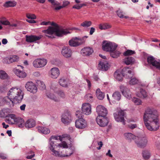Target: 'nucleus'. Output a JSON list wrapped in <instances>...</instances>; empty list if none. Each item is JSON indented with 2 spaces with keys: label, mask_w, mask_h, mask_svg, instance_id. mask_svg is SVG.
<instances>
[{
  "label": "nucleus",
  "mask_w": 160,
  "mask_h": 160,
  "mask_svg": "<svg viewBox=\"0 0 160 160\" xmlns=\"http://www.w3.org/2000/svg\"><path fill=\"white\" fill-rule=\"evenodd\" d=\"M37 82L38 86L39 87L43 88L45 87V85L43 82L39 80Z\"/></svg>",
  "instance_id": "obj_57"
},
{
  "label": "nucleus",
  "mask_w": 160,
  "mask_h": 160,
  "mask_svg": "<svg viewBox=\"0 0 160 160\" xmlns=\"http://www.w3.org/2000/svg\"><path fill=\"white\" fill-rule=\"evenodd\" d=\"M143 121L147 128L150 131H156L159 127L158 114L154 108H148L143 117Z\"/></svg>",
  "instance_id": "obj_1"
},
{
  "label": "nucleus",
  "mask_w": 160,
  "mask_h": 160,
  "mask_svg": "<svg viewBox=\"0 0 160 160\" xmlns=\"http://www.w3.org/2000/svg\"><path fill=\"white\" fill-rule=\"evenodd\" d=\"M96 112L98 114V116L106 117L108 111L107 109L101 105H99L96 108Z\"/></svg>",
  "instance_id": "obj_8"
},
{
  "label": "nucleus",
  "mask_w": 160,
  "mask_h": 160,
  "mask_svg": "<svg viewBox=\"0 0 160 160\" xmlns=\"http://www.w3.org/2000/svg\"><path fill=\"white\" fill-rule=\"evenodd\" d=\"M3 104L5 103H7L8 102H9L10 101H12V99L10 98L8 96V97H5L4 98H3Z\"/></svg>",
  "instance_id": "obj_55"
},
{
  "label": "nucleus",
  "mask_w": 160,
  "mask_h": 160,
  "mask_svg": "<svg viewBox=\"0 0 160 160\" xmlns=\"http://www.w3.org/2000/svg\"><path fill=\"white\" fill-rule=\"evenodd\" d=\"M47 63V59L44 58H39L35 59L33 62L34 67L36 68H41L45 66Z\"/></svg>",
  "instance_id": "obj_6"
},
{
  "label": "nucleus",
  "mask_w": 160,
  "mask_h": 160,
  "mask_svg": "<svg viewBox=\"0 0 160 160\" xmlns=\"http://www.w3.org/2000/svg\"><path fill=\"white\" fill-rule=\"evenodd\" d=\"M38 132L42 133L47 134L50 132V129L48 128L43 126H38Z\"/></svg>",
  "instance_id": "obj_31"
},
{
  "label": "nucleus",
  "mask_w": 160,
  "mask_h": 160,
  "mask_svg": "<svg viewBox=\"0 0 160 160\" xmlns=\"http://www.w3.org/2000/svg\"><path fill=\"white\" fill-rule=\"evenodd\" d=\"M2 125L3 126V128H4L5 129L9 127V125H6L5 122H2Z\"/></svg>",
  "instance_id": "obj_62"
},
{
  "label": "nucleus",
  "mask_w": 160,
  "mask_h": 160,
  "mask_svg": "<svg viewBox=\"0 0 160 160\" xmlns=\"http://www.w3.org/2000/svg\"><path fill=\"white\" fill-rule=\"evenodd\" d=\"M50 146L49 148L50 150L53 152V154L55 155L56 156H58L59 157H68V155L65 154H62V152L60 153L58 151L55 150L54 148V147L55 146V144L54 143V141L52 140H50Z\"/></svg>",
  "instance_id": "obj_12"
},
{
  "label": "nucleus",
  "mask_w": 160,
  "mask_h": 160,
  "mask_svg": "<svg viewBox=\"0 0 160 160\" xmlns=\"http://www.w3.org/2000/svg\"><path fill=\"white\" fill-rule=\"evenodd\" d=\"M0 22L2 24L5 25H10V22L8 20L4 21H1Z\"/></svg>",
  "instance_id": "obj_60"
},
{
  "label": "nucleus",
  "mask_w": 160,
  "mask_h": 160,
  "mask_svg": "<svg viewBox=\"0 0 160 160\" xmlns=\"http://www.w3.org/2000/svg\"><path fill=\"white\" fill-rule=\"evenodd\" d=\"M120 90L122 94L127 98L131 97V93L129 89L124 87H121Z\"/></svg>",
  "instance_id": "obj_27"
},
{
  "label": "nucleus",
  "mask_w": 160,
  "mask_h": 160,
  "mask_svg": "<svg viewBox=\"0 0 160 160\" xmlns=\"http://www.w3.org/2000/svg\"><path fill=\"white\" fill-rule=\"evenodd\" d=\"M7 117L8 118L7 119V120L9 124H15L17 119H18V117H17L14 114H8Z\"/></svg>",
  "instance_id": "obj_23"
},
{
  "label": "nucleus",
  "mask_w": 160,
  "mask_h": 160,
  "mask_svg": "<svg viewBox=\"0 0 160 160\" xmlns=\"http://www.w3.org/2000/svg\"><path fill=\"white\" fill-rule=\"evenodd\" d=\"M36 124V122L33 119H29L25 122V126L27 128H31L34 127Z\"/></svg>",
  "instance_id": "obj_28"
},
{
  "label": "nucleus",
  "mask_w": 160,
  "mask_h": 160,
  "mask_svg": "<svg viewBox=\"0 0 160 160\" xmlns=\"http://www.w3.org/2000/svg\"><path fill=\"white\" fill-rule=\"evenodd\" d=\"M95 31V29L93 28H91L90 31V34L92 35Z\"/></svg>",
  "instance_id": "obj_64"
},
{
  "label": "nucleus",
  "mask_w": 160,
  "mask_h": 160,
  "mask_svg": "<svg viewBox=\"0 0 160 160\" xmlns=\"http://www.w3.org/2000/svg\"><path fill=\"white\" fill-rule=\"evenodd\" d=\"M25 123L24 119L20 117H18L15 124H16L18 127L23 128L25 126Z\"/></svg>",
  "instance_id": "obj_32"
},
{
  "label": "nucleus",
  "mask_w": 160,
  "mask_h": 160,
  "mask_svg": "<svg viewBox=\"0 0 160 160\" xmlns=\"http://www.w3.org/2000/svg\"><path fill=\"white\" fill-rule=\"evenodd\" d=\"M98 144L99 147H97V148L98 150H100L103 145L102 142L101 141L98 142Z\"/></svg>",
  "instance_id": "obj_61"
},
{
  "label": "nucleus",
  "mask_w": 160,
  "mask_h": 160,
  "mask_svg": "<svg viewBox=\"0 0 160 160\" xmlns=\"http://www.w3.org/2000/svg\"><path fill=\"white\" fill-rule=\"evenodd\" d=\"M25 88L27 90L33 93H35L37 91V88L36 85L32 82H27L25 84Z\"/></svg>",
  "instance_id": "obj_13"
},
{
  "label": "nucleus",
  "mask_w": 160,
  "mask_h": 160,
  "mask_svg": "<svg viewBox=\"0 0 160 160\" xmlns=\"http://www.w3.org/2000/svg\"><path fill=\"white\" fill-rule=\"evenodd\" d=\"M20 93H18L12 98V102L13 103H18L21 102L23 97V93L21 89Z\"/></svg>",
  "instance_id": "obj_17"
},
{
  "label": "nucleus",
  "mask_w": 160,
  "mask_h": 160,
  "mask_svg": "<svg viewBox=\"0 0 160 160\" xmlns=\"http://www.w3.org/2000/svg\"><path fill=\"white\" fill-rule=\"evenodd\" d=\"M53 26L55 27V35L58 36H62L63 35L68 33L69 32L67 29H60L59 26L55 23V25Z\"/></svg>",
  "instance_id": "obj_15"
},
{
  "label": "nucleus",
  "mask_w": 160,
  "mask_h": 160,
  "mask_svg": "<svg viewBox=\"0 0 160 160\" xmlns=\"http://www.w3.org/2000/svg\"><path fill=\"white\" fill-rule=\"evenodd\" d=\"M50 74L52 78L56 79L60 75L59 70L58 68H52L50 70Z\"/></svg>",
  "instance_id": "obj_22"
},
{
  "label": "nucleus",
  "mask_w": 160,
  "mask_h": 160,
  "mask_svg": "<svg viewBox=\"0 0 160 160\" xmlns=\"http://www.w3.org/2000/svg\"><path fill=\"white\" fill-rule=\"evenodd\" d=\"M118 45L116 43L107 41H103L102 44V49L110 52L114 49H116Z\"/></svg>",
  "instance_id": "obj_4"
},
{
  "label": "nucleus",
  "mask_w": 160,
  "mask_h": 160,
  "mask_svg": "<svg viewBox=\"0 0 160 160\" xmlns=\"http://www.w3.org/2000/svg\"><path fill=\"white\" fill-rule=\"evenodd\" d=\"M93 49L89 47H86L81 50V53L84 56H89L93 52Z\"/></svg>",
  "instance_id": "obj_24"
},
{
  "label": "nucleus",
  "mask_w": 160,
  "mask_h": 160,
  "mask_svg": "<svg viewBox=\"0 0 160 160\" xmlns=\"http://www.w3.org/2000/svg\"><path fill=\"white\" fill-rule=\"evenodd\" d=\"M71 115L69 112H64L62 115V121L64 123H67L70 120Z\"/></svg>",
  "instance_id": "obj_25"
},
{
  "label": "nucleus",
  "mask_w": 160,
  "mask_h": 160,
  "mask_svg": "<svg viewBox=\"0 0 160 160\" xmlns=\"http://www.w3.org/2000/svg\"><path fill=\"white\" fill-rule=\"evenodd\" d=\"M15 73L17 76L21 78H24L27 75L25 72L17 69L15 71Z\"/></svg>",
  "instance_id": "obj_34"
},
{
  "label": "nucleus",
  "mask_w": 160,
  "mask_h": 160,
  "mask_svg": "<svg viewBox=\"0 0 160 160\" xmlns=\"http://www.w3.org/2000/svg\"><path fill=\"white\" fill-rule=\"evenodd\" d=\"M135 53V52L134 51L128 49L124 52L123 55L125 56H127L132 55Z\"/></svg>",
  "instance_id": "obj_43"
},
{
  "label": "nucleus",
  "mask_w": 160,
  "mask_h": 160,
  "mask_svg": "<svg viewBox=\"0 0 160 160\" xmlns=\"http://www.w3.org/2000/svg\"><path fill=\"white\" fill-rule=\"evenodd\" d=\"M42 36L41 35L39 36H37L36 35H26V41L27 42H32L41 39Z\"/></svg>",
  "instance_id": "obj_18"
},
{
  "label": "nucleus",
  "mask_w": 160,
  "mask_h": 160,
  "mask_svg": "<svg viewBox=\"0 0 160 160\" xmlns=\"http://www.w3.org/2000/svg\"><path fill=\"white\" fill-rule=\"evenodd\" d=\"M85 98L87 100L90 101L93 99V95L90 93H88L85 95Z\"/></svg>",
  "instance_id": "obj_48"
},
{
  "label": "nucleus",
  "mask_w": 160,
  "mask_h": 160,
  "mask_svg": "<svg viewBox=\"0 0 160 160\" xmlns=\"http://www.w3.org/2000/svg\"><path fill=\"white\" fill-rule=\"evenodd\" d=\"M142 156L145 159H148L150 158V153L148 151H144L142 152Z\"/></svg>",
  "instance_id": "obj_45"
},
{
  "label": "nucleus",
  "mask_w": 160,
  "mask_h": 160,
  "mask_svg": "<svg viewBox=\"0 0 160 160\" xmlns=\"http://www.w3.org/2000/svg\"><path fill=\"white\" fill-rule=\"evenodd\" d=\"M148 141L146 137H143L140 139L138 143V145L141 148H144L147 145Z\"/></svg>",
  "instance_id": "obj_30"
},
{
  "label": "nucleus",
  "mask_w": 160,
  "mask_h": 160,
  "mask_svg": "<svg viewBox=\"0 0 160 160\" xmlns=\"http://www.w3.org/2000/svg\"><path fill=\"white\" fill-rule=\"evenodd\" d=\"M58 146L60 147H62L63 148H68V147L65 141L62 142L61 143L59 144L58 145Z\"/></svg>",
  "instance_id": "obj_50"
},
{
  "label": "nucleus",
  "mask_w": 160,
  "mask_h": 160,
  "mask_svg": "<svg viewBox=\"0 0 160 160\" xmlns=\"http://www.w3.org/2000/svg\"><path fill=\"white\" fill-rule=\"evenodd\" d=\"M121 95L118 92H115L112 95V97L113 99L115 101H118L121 99Z\"/></svg>",
  "instance_id": "obj_41"
},
{
  "label": "nucleus",
  "mask_w": 160,
  "mask_h": 160,
  "mask_svg": "<svg viewBox=\"0 0 160 160\" xmlns=\"http://www.w3.org/2000/svg\"><path fill=\"white\" fill-rule=\"evenodd\" d=\"M139 82V80L135 78H133L129 81V83L131 85L138 84Z\"/></svg>",
  "instance_id": "obj_47"
},
{
  "label": "nucleus",
  "mask_w": 160,
  "mask_h": 160,
  "mask_svg": "<svg viewBox=\"0 0 160 160\" xmlns=\"http://www.w3.org/2000/svg\"><path fill=\"white\" fill-rule=\"evenodd\" d=\"M19 58L18 57L17 55H11L8 57L4 58L2 59V62L4 63L10 64L18 62Z\"/></svg>",
  "instance_id": "obj_10"
},
{
  "label": "nucleus",
  "mask_w": 160,
  "mask_h": 160,
  "mask_svg": "<svg viewBox=\"0 0 160 160\" xmlns=\"http://www.w3.org/2000/svg\"><path fill=\"white\" fill-rule=\"evenodd\" d=\"M4 116V112L2 110L0 111V118L3 117Z\"/></svg>",
  "instance_id": "obj_63"
},
{
  "label": "nucleus",
  "mask_w": 160,
  "mask_h": 160,
  "mask_svg": "<svg viewBox=\"0 0 160 160\" xmlns=\"http://www.w3.org/2000/svg\"><path fill=\"white\" fill-rule=\"evenodd\" d=\"M137 125L136 124H130L128 125V128L132 130L137 128Z\"/></svg>",
  "instance_id": "obj_54"
},
{
  "label": "nucleus",
  "mask_w": 160,
  "mask_h": 160,
  "mask_svg": "<svg viewBox=\"0 0 160 160\" xmlns=\"http://www.w3.org/2000/svg\"><path fill=\"white\" fill-rule=\"evenodd\" d=\"M96 96L100 100H102L104 97V94L101 91L99 88L96 91Z\"/></svg>",
  "instance_id": "obj_36"
},
{
  "label": "nucleus",
  "mask_w": 160,
  "mask_h": 160,
  "mask_svg": "<svg viewBox=\"0 0 160 160\" xmlns=\"http://www.w3.org/2000/svg\"><path fill=\"white\" fill-rule=\"evenodd\" d=\"M148 93L145 90L141 89L139 91L137 92L136 93V96L140 98L144 99L147 97Z\"/></svg>",
  "instance_id": "obj_26"
},
{
  "label": "nucleus",
  "mask_w": 160,
  "mask_h": 160,
  "mask_svg": "<svg viewBox=\"0 0 160 160\" xmlns=\"http://www.w3.org/2000/svg\"><path fill=\"white\" fill-rule=\"evenodd\" d=\"M134 59L132 57H128L124 59V62L127 65H132L134 63Z\"/></svg>",
  "instance_id": "obj_35"
},
{
  "label": "nucleus",
  "mask_w": 160,
  "mask_h": 160,
  "mask_svg": "<svg viewBox=\"0 0 160 160\" xmlns=\"http://www.w3.org/2000/svg\"><path fill=\"white\" fill-rule=\"evenodd\" d=\"M132 101L137 105H140L142 104V102L141 99L136 97H133L132 99Z\"/></svg>",
  "instance_id": "obj_42"
},
{
  "label": "nucleus",
  "mask_w": 160,
  "mask_h": 160,
  "mask_svg": "<svg viewBox=\"0 0 160 160\" xmlns=\"http://www.w3.org/2000/svg\"><path fill=\"white\" fill-rule=\"evenodd\" d=\"M147 61L150 65H151L157 68L160 69V61H157L152 57H148Z\"/></svg>",
  "instance_id": "obj_16"
},
{
  "label": "nucleus",
  "mask_w": 160,
  "mask_h": 160,
  "mask_svg": "<svg viewBox=\"0 0 160 160\" xmlns=\"http://www.w3.org/2000/svg\"><path fill=\"white\" fill-rule=\"evenodd\" d=\"M126 113L124 110H122L120 108H117V112L114 114V118L116 121L118 122H122L124 125L125 124V120L124 117Z\"/></svg>",
  "instance_id": "obj_3"
},
{
  "label": "nucleus",
  "mask_w": 160,
  "mask_h": 160,
  "mask_svg": "<svg viewBox=\"0 0 160 160\" xmlns=\"http://www.w3.org/2000/svg\"><path fill=\"white\" fill-rule=\"evenodd\" d=\"M28 155L27 156L26 158L27 159H31L32 158L34 157L35 155L34 152L32 151H30L29 152H28Z\"/></svg>",
  "instance_id": "obj_49"
},
{
  "label": "nucleus",
  "mask_w": 160,
  "mask_h": 160,
  "mask_svg": "<svg viewBox=\"0 0 160 160\" xmlns=\"http://www.w3.org/2000/svg\"><path fill=\"white\" fill-rule=\"evenodd\" d=\"M42 32L46 34L47 36L52 38V36L53 35H55V27H50L47 30H43Z\"/></svg>",
  "instance_id": "obj_20"
},
{
  "label": "nucleus",
  "mask_w": 160,
  "mask_h": 160,
  "mask_svg": "<svg viewBox=\"0 0 160 160\" xmlns=\"http://www.w3.org/2000/svg\"><path fill=\"white\" fill-rule=\"evenodd\" d=\"M8 78V75L6 72L0 70V78L2 79H6Z\"/></svg>",
  "instance_id": "obj_40"
},
{
  "label": "nucleus",
  "mask_w": 160,
  "mask_h": 160,
  "mask_svg": "<svg viewBox=\"0 0 160 160\" xmlns=\"http://www.w3.org/2000/svg\"><path fill=\"white\" fill-rule=\"evenodd\" d=\"M117 14L118 17L121 18H128L127 16H124L123 15L122 13L121 12H117Z\"/></svg>",
  "instance_id": "obj_58"
},
{
  "label": "nucleus",
  "mask_w": 160,
  "mask_h": 160,
  "mask_svg": "<svg viewBox=\"0 0 160 160\" xmlns=\"http://www.w3.org/2000/svg\"><path fill=\"white\" fill-rule=\"evenodd\" d=\"M26 16L28 18L35 19L36 18V16L33 14L28 13L26 14Z\"/></svg>",
  "instance_id": "obj_56"
},
{
  "label": "nucleus",
  "mask_w": 160,
  "mask_h": 160,
  "mask_svg": "<svg viewBox=\"0 0 160 160\" xmlns=\"http://www.w3.org/2000/svg\"><path fill=\"white\" fill-rule=\"evenodd\" d=\"M41 25H51L52 26L55 25V23L53 22H42L41 23Z\"/></svg>",
  "instance_id": "obj_53"
},
{
  "label": "nucleus",
  "mask_w": 160,
  "mask_h": 160,
  "mask_svg": "<svg viewBox=\"0 0 160 160\" xmlns=\"http://www.w3.org/2000/svg\"><path fill=\"white\" fill-rule=\"evenodd\" d=\"M82 110L83 114L89 115L92 112L91 105L88 103H83L82 105Z\"/></svg>",
  "instance_id": "obj_14"
},
{
  "label": "nucleus",
  "mask_w": 160,
  "mask_h": 160,
  "mask_svg": "<svg viewBox=\"0 0 160 160\" xmlns=\"http://www.w3.org/2000/svg\"><path fill=\"white\" fill-rule=\"evenodd\" d=\"M109 65L107 62H100L98 64V67L99 69L104 71L107 70L109 68Z\"/></svg>",
  "instance_id": "obj_29"
},
{
  "label": "nucleus",
  "mask_w": 160,
  "mask_h": 160,
  "mask_svg": "<svg viewBox=\"0 0 160 160\" xmlns=\"http://www.w3.org/2000/svg\"><path fill=\"white\" fill-rule=\"evenodd\" d=\"M62 55L66 58H71L72 55V51L69 47H66L63 48L62 51Z\"/></svg>",
  "instance_id": "obj_19"
},
{
  "label": "nucleus",
  "mask_w": 160,
  "mask_h": 160,
  "mask_svg": "<svg viewBox=\"0 0 160 160\" xmlns=\"http://www.w3.org/2000/svg\"><path fill=\"white\" fill-rule=\"evenodd\" d=\"M124 136L126 139L132 140L136 138V136L131 133H126L124 134Z\"/></svg>",
  "instance_id": "obj_39"
},
{
  "label": "nucleus",
  "mask_w": 160,
  "mask_h": 160,
  "mask_svg": "<svg viewBox=\"0 0 160 160\" xmlns=\"http://www.w3.org/2000/svg\"><path fill=\"white\" fill-rule=\"evenodd\" d=\"M62 5V8L65 7L70 4V2L67 1H64L63 2Z\"/></svg>",
  "instance_id": "obj_59"
},
{
  "label": "nucleus",
  "mask_w": 160,
  "mask_h": 160,
  "mask_svg": "<svg viewBox=\"0 0 160 160\" xmlns=\"http://www.w3.org/2000/svg\"><path fill=\"white\" fill-rule=\"evenodd\" d=\"M92 24V22L91 21H85L81 23V25L84 27H88L91 26Z\"/></svg>",
  "instance_id": "obj_46"
},
{
  "label": "nucleus",
  "mask_w": 160,
  "mask_h": 160,
  "mask_svg": "<svg viewBox=\"0 0 160 160\" xmlns=\"http://www.w3.org/2000/svg\"><path fill=\"white\" fill-rule=\"evenodd\" d=\"M96 121L98 124L102 127L107 126L109 122L108 119L107 117L97 116Z\"/></svg>",
  "instance_id": "obj_7"
},
{
  "label": "nucleus",
  "mask_w": 160,
  "mask_h": 160,
  "mask_svg": "<svg viewBox=\"0 0 160 160\" xmlns=\"http://www.w3.org/2000/svg\"><path fill=\"white\" fill-rule=\"evenodd\" d=\"M111 26L110 25L107 23H104L102 25L100 24L99 25V28L101 30L109 28H111Z\"/></svg>",
  "instance_id": "obj_44"
},
{
  "label": "nucleus",
  "mask_w": 160,
  "mask_h": 160,
  "mask_svg": "<svg viewBox=\"0 0 160 160\" xmlns=\"http://www.w3.org/2000/svg\"><path fill=\"white\" fill-rule=\"evenodd\" d=\"M87 122L83 118H80L77 120L75 122V127L80 129H83L87 127Z\"/></svg>",
  "instance_id": "obj_9"
},
{
  "label": "nucleus",
  "mask_w": 160,
  "mask_h": 160,
  "mask_svg": "<svg viewBox=\"0 0 160 160\" xmlns=\"http://www.w3.org/2000/svg\"><path fill=\"white\" fill-rule=\"evenodd\" d=\"M17 4L16 2L15 1H9L6 2L4 4V6L6 8L9 7H13L15 6Z\"/></svg>",
  "instance_id": "obj_38"
},
{
  "label": "nucleus",
  "mask_w": 160,
  "mask_h": 160,
  "mask_svg": "<svg viewBox=\"0 0 160 160\" xmlns=\"http://www.w3.org/2000/svg\"><path fill=\"white\" fill-rule=\"evenodd\" d=\"M82 112L79 111H77L76 113V116L79 118H82L84 116Z\"/></svg>",
  "instance_id": "obj_51"
},
{
  "label": "nucleus",
  "mask_w": 160,
  "mask_h": 160,
  "mask_svg": "<svg viewBox=\"0 0 160 160\" xmlns=\"http://www.w3.org/2000/svg\"><path fill=\"white\" fill-rule=\"evenodd\" d=\"M50 139V140H59L61 141H62L63 140H68L70 141L71 138L69 135L66 133H64L62 134L61 135L52 136L51 137Z\"/></svg>",
  "instance_id": "obj_11"
},
{
  "label": "nucleus",
  "mask_w": 160,
  "mask_h": 160,
  "mask_svg": "<svg viewBox=\"0 0 160 160\" xmlns=\"http://www.w3.org/2000/svg\"><path fill=\"white\" fill-rule=\"evenodd\" d=\"M86 5L85 4L83 3L79 5H74L73 6L72 8L77 9H79L82 7L86 6Z\"/></svg>",
  "instance_id": "obj_52"
},
{
  "label": "nucleus",
  "mask_w": 160,
  "mask_h": 160,
  "mask_svg": "<svg viewBox=\"0 0 160 160\" xmlns=\"http://www.w3.org/2000/svg\"><path fill=\"white\" fill-rule=\"evenodd\" d=\"M116 49H114L110 52V55L113 58H117L119 57L121 54V52L118 51L116 50Z\"/></svg>",
  "instance_id": "obj_37"
},
{
  "label": "nucleus",
  "mask_w": 160,
  "mask_h": 160,
  "mask_svg": "<svg viewBox=\"0 0 160 160\" xmlns=\"http://www.w3.org/2000/svg\"><path fill=\"white\" fill-rule=\"evenodd\" d=\"M71 81L69 80H67L64 78H61L59 80V83L60 85L64 87H67L69 84H70Z\"/></svg>",
  "instance_id": "obj_33"
},
{
  "label": "nucleus",
  "mask_w": 160,
  "mask_h": 160,
  "mask_svg": "<svg viewBox=\"0 0 160 160\" xmlns=\"http://www.w3.org/2000/svg\"><path fill=\"white\" fill-rule=\"evenodd\" d=\"M84 38H87V37H83L82 38L77 37L73 38L69 41V44L71 47H75L79 46L85 42L84 39Z\"/></svg>",
  "instance_id": "obj_5"
},
{
  "label": "nucleus",
  "mask_w": 160,
  "mask_h": 160,
  "mask_svg": "<svg viewBox=\"0 0 160 160\" xmlns=\"http://www.w3.org/2000/svg\"><path fill=\"white\" fill-rule=\"evenodd\" d=\"M20 92H21L20 89L12 88L9 91L8 95L10 98L12 99L18 93H20Z\"/></svg>",
  "instance_id": "obj_21"
},
{
  "label": "nucleus",
  "mask_w": 160,
  "mask_h": 160,
  "mask_svg": "<svg viewBox=\"0 0 160 160\" xmlns=\"http://www.w3.org/2000/svg\"><path fill=\"white\" fill-rule=\"evenodd\" d=\"M132 71L128 67H124L122 69H119L114 72V76L115 78L119 81H122L124 77L126 78L130 77L132 75Z\"/></svg>",
  "instance_id": "obj_2"
}]
</instances>
